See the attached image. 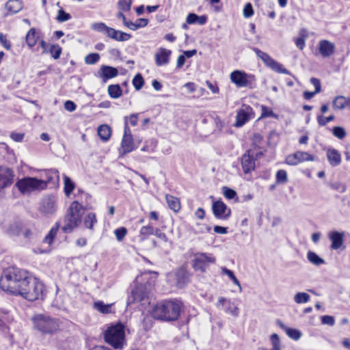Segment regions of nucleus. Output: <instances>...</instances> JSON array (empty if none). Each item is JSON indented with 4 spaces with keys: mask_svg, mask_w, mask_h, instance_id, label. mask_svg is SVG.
<instances>
[{
    "mask_svg": "<svg viewBox=\"0 0 350 350\" xmlns=\"http://www.w3.org/2000/svg\"><path fill=\"white\" fill-rule=\"evenodd\" d=\"M310 83L314 86L316 92H320L321 90V85L320 81L314 77L310 79Z\"/></svg>",
    "mask_w": 350,
    "mask_h": 350,
    "instance_id": "obj_62",
    "label": "nucleus"
},
{
    "mask_svg": "<svg viewBox=\"0 0 350 350\" xmlns=\"http://www.w3.org/2000/svg\"><path fill=\"white\" fill-rule=\"evenodd\" d=\"M83 209V206L77 201H74L71 203L68 213L64 217V225L62 227V230L65 233L71 232L75 228L78 226L81 222V213Z\"/></svg>",
    "mask_w": 350,
    "mask_h": 350,
    "instance_id": "obj_4",
    "label": "nucleus"
},
{
    "mask_svg": "<svg viewBox=\"0 0 350 350\" xmlns=\"http://www.w3.org/2000/svg\"><path fill=\"white\" fill-rule=\"evenodd\" d=\"M107 90L109 95L113 98H118L122 96V89L118 84L109 85Z\"/></svg>",
    "mask_w": 350,
    "mask_h": 350,
    "instance_id": "obj_37",
    "label": "nucleus"
},
{
    "mask_svg": "<svg viewBox=\"0 0 350 350\" xmlns=\"http://www.w3.org/2000/svg\"><path fill=\"white\" fill-rule=\"evenodd\" d=\"M32 321L35 328L42 334H52L59 329V319L48 315L37 314Z\"/></svg>",
    "mask_w": 350,
    "mask_h": 350,
    "instance_id": "obj_3",
    "label": "nucleus"
},
{
    "mask_svg": "<svg viewBox=\"0 0 350 350\" xmlns=\"http://www.w3.org/2000/svg\"><path fill=\"white\" fill-rule=\"evenodd\" d=\"M155 228L150 225L144 226L139 230V235L142 241L146 239L148 236L154 234Z\"/></svg>",
    "mask_w": 350,
    "mask_h": 350,
    "instance_id": "obj_35",
    "label": "nucleus"
},
{
    "mask_svg": "<svg viewBox=\"0 0 350 350\" xmlns=\"http://www.w3.org/2000/svg\"><path fill=\"white\" fill-rule=\"evenodd\" d=\"M111 304H105L103 301H98L94 304V308L103 314L111 312Z\"/></svg>",
    "mask_w": 350,
    "mask_h": 350,
    "instance_id": "obj_40",
    "label": "nucleus"
},
{
    "mask_svg": "<svg viewBox=\"0 0 350 350\" xmlns=\"http://www.w3.org/2000/svg\"><path fill=\"white\" fill-rule=\"evenodd\" d=\"M23 2L21 0H9L5 8L10 14H14L19 12L23 9Z\"/></svg>",
    "mask_w": 350,
    "mask_h": 350,
    "instance_id": "obj_26",
    "label": "nucleus"
},
{
    "mask_svg": "<svg viewBox=\"0 0 350 350\" xmlns=\"http://www.w3.org/2000/svg\"><path fill=\"white\" fill-rule=\"evenodd\" d=\"M223 194L228 200L234 199L237 197V193L234 190L227 187H223Z\"/></svg>",
    "mask_w": 350,
    "mask_h": 350,
    "instance_id": "obj_49",
    "label": "nucleus"
},
{
    "mask_svg": "<svg viewBox=\"0 0 350 350\" xmlns=\"http://www.w3.org/2000/svg\"><path fill=\"white\" fill-rule=\"evenodd\" d=\"M270 341L272 348L274 350H281V345L279 336L277 334H273L270 336Z\"/></svg>",
    "mask_w": 350,
    "mask_h": 350,
    "instance_id": "obj_46",
    "label": "nucleus"
},
{
    "mask_svg": "<svg viewBox=\"0 0 350 350\" xmlns=\"http://www.w3.org/2000/svg\"><path fill=\"white\" fill-rule=\"evenodd\" d=\"M46 176L47 179L44 180L46 183V186L48 184L51 182H53L54 180L58 182L59 179V173L57 170L55 169H51L48 170L46 172Z\"/></svg>",
    "mask_w": 350,
    "mask_h": 350,
    "instance_id": "obj_38",
    "label": "nucleus"
},
{
    "mask_svg": "<svg viewBox=\"0 0 350 350\" xmlns=\"http://www.w3.org/2000/svg\"><path fill=\"white\" fill-rule=\"evenodd\" d=\"M124 336V326L122 323L110 326L105 333V341L115 349L122 347Z\"/></svg>",
    "mask_w": 350,
    "mask_h": 350,
    "instance_id": "obj_7",
    "label": "nucleus"
},
{
    "mask_svg": "<svg viewBox=\"0 0 350 350\" xmlns=\"http://www.w3.org/2000/svg\"><path fill=\"white\" fill-rule=\"evenodd\" d=\"M280 327L285 330L286 334L289 338L295 340H298L301 337V332L297 329L286 327L282 323H280Z\"/></svg>",
    "mask_w": 350,
    "mask_h": 350,
    "instance_id": "obj_33",
    "label": "nucleus"
},
{
    "mask_svg": "<svg viewBox=\"0 0 350 350\" xmlns=\"http://www.w3.org/2000/svg\"><path fill=\"white\" fill-rule=\"evenodd\" d=\"M249 120L248 113L243 109H241L238 111L236 116V122L234 126L237 127H241L244 125Z\"/></svg>",
    "mask_w": 350,
    "mask_h": 350,
    "instance_id": "obj_29",
    "label": "nucleus"
},
{
    "mask_svg": "<svg viewBox=\"0 0 350 350\" xmlns=\"http://www.w3.org/2000/svg\"><path fill=\"white\" fill-rule=\"evenodd\" d=\"M288 180L287 173L284 170H280L276 173V181L279 184L286 183Z\"/></svg>",
    "mask_w": 350,
    "mask_h": 350,
    "instance_id": "obj_47",
    "label": "nucleus"
},
{
    "mask_svg": "<svg viewBox=\"0 0 350 350\" xmlns=\"http://www.w3.org/2000/svg\"><path fill=\"white\" fill-rule=\"evenodd\" d=\"M172 51L170 50L160 48L155 53V64L157 66L166 65L170 62Z\"/></svg>",
    "mask_w": 350,
    "mask_h": 350,
    "instance_id": "obj_20",
    "label": "nucleus"
},
{
    "mask_svg": "<svg viewBox=\"0 0 350 350\" xmlns=\"http://www.w3.org/2000/svg\"><path fill=\"white\" fill-rule=\"evenodd\" d=\"M134 149L133 137H123L121 142V147L119 150L120 154L124 155L132 152Z\"/></svg>",
    "mask_w": 350,
    "mask_h": 350,
    "instance_id": "obj_21",
    "label": "nucleus"
},
{
    "mask_svg": "<svg viewBox=\"0 0 350 350\" xmlns=\"http://www.w3.org/2000/svg\"><path fill=\"white\" fill-rule=\"evenodd\" d=\"M175 275L177 281V286L180 288L183 287L189 282L188 273L183 268L178 269Z\"/></svg>",
    "mask_w": 350,
    "mask_h": 350,
    "instance_id": "obj_25",
    "label": "nucleus"
},
{
    "mask_svg": "<svg viewBox=\"0 0 350 350\" xmlns=\"http://www.w3.org/2000/svg\"><path fill=\"white\" fill-rule=\"evenodd\" d=\"M57 207V198L53 195H47L41 199L38 211L44 217H51L56 213Z\"/></svg>",
    "mask_w": 350,
    "mask_h": 350,
    "instance_id": "obj_8",
    "label": "nucleus"
},
{
    "mask_svg": "<svg viewBox=\"0 0 350 350\" xmlns=\"http://www.w3.org/2000/svg\"><path fill=\"white\" fill-rule=\"evenodd\" d=\"M148 19H146V18H138L135 22V25H136L137 29H138L139 28L144 27L148 25Z\"/></svg>",
    "mask_w": 350,
    "mask_h": 350,
    "instance_id": "obj_64",
    "label": "nucleus"
},
{
    "mask_svg": "<svg viewBox=\"0 0 350 350\" xmlns=\"http://www.w3.org/2000/svg\"><path fill=\"white\" fill-rule=\"evenodd\" d=\"M131 38V34L118 30V36H116V41L124 42L127 41Z\"/></svg>",
    "mask_w": 350,
    "mask_h": 350,
    "instance_id": "obj_55",
    "label": "nucleus"
},
{
    "mask_svg": "<svg viewBox=\"0 0 350 350\" xmlns=\"http://www.w3.org/2000/svg\"><path fill=\"white\" fill-rule=\"evenodd\" d=\"M321 323L324 325L332 326L334 325L335 320L332 316L325 315L321 317Z\"/></svg>",
    "mask_w": 350,
    "mask_h": 350,
    "instance_id": "obj_57",
    "label": "nucleus"
},
{
    "mask_svg": "<svg viewBox=\"0 0 350 350\" xmlns=\"http://www.w3.org/2000/svg\"><path fill=\"white\" fill-rule=\"evenodd\" d=\"M275 116L273 111L271 109L262 106L261 107V117L262 118H267V117H274Z\"/></svg>",
    "mask_w": 350,
    "mask_h": 350,
    "instance_id": "obj_54",
    "label": "nucleus"
},
{
    "mask_svg": "<svg viewBox=\"0 0 350 350\" xmlns=\"http://www.w3.org/2000/svg\"><path fill=\"white\" fill-rule=\"evenodd\" d=\"M51 54L54 59H57L59 57L61 53H62V49L59 46H53L51 49Z\"/></svg>",
    "mask_w": 350,
    "mask_h": 350,
    "instance_id": "obj_60",
    "label": "nucleus"
},
{
    "mask_svg": "<svg viewBox=\"0 0 350 350\" xmlns=\"http://www.w3.org/2000/svg\"><path fill=\"white\" fill-rule=\"evenodd\" d=\"M198 16L193 13H190L187 15L186 21L188 24H196L197 22Z\"/></svg>",
    "mask_w": 350,
    "mask_h": 350,
    "instance_id": "obj_63",
    "label": "nucleus"
},
{
    "mask_svg": "<svg viewBox=\"0 0 350 350\" xmlns=\"http://www.w3.org/2000/svg\"><path fill=\"white\" fill-rule=\"evenodd\" d=\"M37 40L38 36H36V29L31 28L27 33L26 42L29 47H33L36 45Z\"/></svg>",
    "mask_w": 350,
    "mask_h": 350,
    "instance_id": "obj_36",
    "label": "nucleus"
},
{
    "mask_svg": "<svg viewBox=\"0 0 350 350\" xmlns=\"http://www.w3.org/2000/svg\"><path fill=\"white\" fill-rule=\"evenodd\" d=\"M326 156L329 163L332 167H336L340 164L341 155L337 150L334 148H329L327 150Z\"/></svg>",
    "mask_w": 350,
    "mask_h": 350,
    "instance_id": "obj_22",
    "label": "nucleus"
},
{
    "mask_svg": "<svg viewBox=\"0 0 350 350\" xmlns=\"http://www.w3.org/2000/svg\"><path fill=\"white\" fill-rule=\"evenodd\" d=\"M307 259L312 265L320 266L325 263L323 258L319 256L314 252L308 251L307 253Z\"/></svg>",
    "mask_w": 350,
    "mask_h": 350,
    "instance_id": "obj_30",
    "label": "nucleus"
},
{
    "mask_svg": "<svg viewBox=\"0 0 350 350\" xmlns=\"http://www.w3.org/2000/svg\"><path fill=\"white\" fill-rule=\"evenodd\" d=\"M126 233H127V230L124 227H121V228H117L114 231V234L116 235V239L118 241H122L124 239V238L125 237Z\"/></svg>",
    "mask_w": 350,
    "mask_h": 350,
    "instance_id": "obj_48",
    "label": "nucleus"
},
{
    "mask_svg": "<svg viewBox=\"0 0 350 350\" xmlns=\"http://www.w3.org/2000/svg\"><path fill=\"white\" fill-rule=\"evenodd\" d=\"M299 163L305 161H314L316 159L315 156L308 152L297 151L295 152Z\"/></svg>",
    "mask_w": 350,
    "mask_h": 350,
    "instance_id": "obj_31",
    "label": "nucleus"
},
{
    "mask_svg": "<svg viewBox=\"0 0 350 350\" xmlns=\"http://www.w3.org/2000/svg\"><path fill=\"white\" fill-rule=\"evenodd\" d=\"M318 49L323 57H328L334 54L335 45L329 40H322L319 42Z\"/></svg>",
    "mask_w": 350,
    "mask_h": 350,
    "instance_id": "obj_17",
    "label": "nucleus"
},
{
    "mask_svg": "<svg viewBox=\"0 0 350 350\" xmlns=\"http://www.w3.org/2000/svg\"><path fill=\"white\" fill-rule=\"evenodd\" d=\"M75 187V183L72 181V180L67 176L66 175H64V191L65 195L66 196H69L70 193L72 192Z\"/></svg>",
    "mask_w": 350,
    "mask_h": 350,
    "instance_id": "obj_32",
    "label": "nucleus"
},
{
    "mask_svg": "<svg viewBox=\"0 0 350 350\" xmlns=\"http://www.w3.org/2000/svg\"><path fill=\"white\" fill-rule=\"evenodd\" d=\"M333 135L337 138L342 139L346 135V132L342 127L336 126L333 129Z\"/></svg>",
    "mask_w": 350,
    "mask_h": 350,
    "instance_id": "obj_50",
    "label": "nucleus"
},
{
    "mask_svg": "<svg viewBox=\"0 0 350 350\" xmlns=\"http://www.w3.org/2000/svg\"><path fill=\"white\" fill-rule=\"evenodd\" d=\"M296 46L300 50L304 49L306 45L305 36H302L296 38L295 40Z\"/></svg>",
    "mask_w": 350,
    "mask_h": 350,
    "instance_id": "obj_59",
    "label": "nucleus"
},
{
    "mask_svg": "<svg viewBox=\"0 0 350 350\" xmlns=\"http://www.w3.org/2000/svg\"><path fill=\"white\" fill-rule=\"evenodd\" d=\"M148 292L144 286H137L132 291L133 301L139 302L145 300L148 297Z\"/></svg>",
    "mask_w": 350,
    "mask_h": 350,
    "instance_id": "obj_24",
    "label": "nucleus"
},
{
    "mask_svg": "<svg viewBox=\"0 0 350 350\" xmlns=\"http://www.w3.org/2000/svg\"><path fill=\"white\" fill-rule=\"evenodd\" d=\"M31 275L25 270L18 267H9L0 278V288L10 294L18 295L21 288L27 285Z\"/></svg>",
    "mask_w": 350,
    "mask_h": 350,
    "instance_id": "obj_1",
    "label": "nucleus"
},
{
    "mask_svg": "<svg viewBox=\"0 0 350 350\" xmlns=\"http://www.w3.org/2000/svg\"><path fill=\"white\" fill-rule=\"evenodd\" d=\"M59 224L58 223H56L55 226L51 228L48 234L45 237L44 242L49 245H51L57 235V233L59 230Z\"/></svg>",
    "mask_w": 350,
    "mask_h": 350,
    "instance_id": "obj_34",
    "label": "nucleus"
},
{
    "mask_svg": "<svg viewBox=\"0 0 350 350\" xmlns=\"http://www.w3.org/2000/svg\"><path fill=\"white\" fill-rule=\"evenodd\" d=\"M64 108L68 111L72 112L76 109L77 105L71 100H66L64 103Z\"/></svg>",
    "mask_w": 350,
    "mask_h": 350,
    "instance_id": "obj_61",
    "label": "nucleus"
},
{
    "mask_svg": "<svg viewBox=\"0 0 350 350\" xmlns=\"http://www.w3.org/2000/svg\"><path fill=\"white\" fill-rule=\"evenodd\" d=\"M253 51L255 52L258 57L263 62L265 65L272 70L278 73L291 75V72L286 69L282 64L274 60L269 54L257 48H253Z\"/></svg>",
    "mask_w": 350,
    "mask_h": 350,
    "instance_id": "obj_10",
    "label": "nucleus"
},
{
    "mask_svg": "<svg viewBox=\"0 0 350 350\" xmlns=\"http://www.w3.org/2000/svg\"><path fill=\"white\" fill-rule=\"evenodd\" d=\"M71 18V16L70 14L65 12L63 10H59L58 11V14L57 16V21L62 23L67 21Z\"/></svg>",
    "mask_w": 350,
    "mask_h": 350,
    "instance_id": "obj_51",
    "label": "nucleus"
},
{
    "mask_svg": "<svg viewBox=\"0 0 350 350\" xmlns=\"http://www.w3.org/2000/svg\"><path fill=\"white\" fill-rule=\"evenodd\" d=\"M14 177L15 174L12 169L0 166V191L11 186L14 183Z\"/></svg>",
    "mask_w": 350,
    "mask_h": 350,
    "instance_id": "obj_12",
    "label": "nucleus"
},
{
    "mask_svg": "<svg viewBox=\"0 0 350 350\" xmlns=\"http://www.w3.org/2000/svg\"><path fill=\"white\" fill-rule=\"evenodd\" d=\"M285 162L289 165H297L299 164L295 153L288 155L286 157Z\"/></svg>",
    "mask_w": 350,
    "mask_h": 350,
    "instance_id": "obj_53",
    "label": "nucleus"
},
{
    "mask_svg": "<svg viewBox=\"0 0 350 350\" xmlns=\"http://www.w3.org/2000/svg\"><path fill=\"white\" fill-rule=\"evenodd\" d=\"M220 305H226L225 311L227 313L230 314L234 317H237L239 314V310L237 306L234 305L230 299H226L223 297H220L217 304V307L219 308Z\"/></svg>",
    "mask_w": 350,
    "mask_h": 350,
    "instance_id": "obj_19",
    "label": "nucleus"
},
{
    "mask_svg": "<svg viewBox=\"0 0 350 350\" xmlns=\"http://www.w3.org/2000/svg\"><path fill=\"white\" fill-rule=\"evenodd\" d=\"M118 75L117 68L109 66H102L98 72V77L103 82L106 83L107 80L116 77Z\"/></svg>",
    "mask_w": 350,
    "mask_h": 350,
    "instance_id": "obj_18",
    "label": "nucleus"
},
{
    "mask_svg": "<svg viewBox=\"0 0 350 350\" xmlns=\"http://www.w3.org/2000/svg\"><path fill=\"white\" fill-rule=\"evenodd\" d=\"M133 0H118V8L122 12H129L131 8Z\"/></svg>",
    "mask_w": 350,
    "mask_h": 350,
    "instance_id": "obj_43",
    "label": "nucleus"
},
{
    "mask_svg": "<svg viewBox=\"0 0 350 350\" xmlns=\"http://www.w3.org/2000/svg\"><path fill=\"white\" fill-rule=\"evenodd\" d=\"M97 222L96 214L94 213H88L84 219V225L88 229L92 230L94 224Z\"/></svg>",
    "mask_w": 350,
    "mask_h": 350,
    "instance_id": "obj_39",
    "label": "nucleus"
},
{
    "mask_svg": "<svg viewBox=\"0 0 350 350\" xmlns=\"http://www.w3.org/2000/svg\"><path fill=\"white\" fill-rule=\"evenodd\" d=\"M124 126L123 137H132L131 131L129 126L128 117L127 116L124 117Z\"/></svg>",
    "mask_w": 350,
    "mask_h": 350,
    "instance_id": "obj_58",
    "label": "nucleus"
},
{
    "mask_svg": "<svg viewBox=\"0 0 350 350\" xmlns=\"http://www.w3.org/2000/svg\"><path fill=\"white\" fill-rule=\"evenodd\" d=\"M165 199H166L167 205L170 209H172V211H174L176 213L179 211L181 206H180V200L178 198H176L170 194H166Z\"/></svg>",
    "mask_w": 350,
    "mask_h": 350,
    "instance_id": "obj_27",
    "label": "nucleus"
},
{
    "mask_svg": "<svg viewBox=\"0 0 350 350\" xmlns=\"http://www.w3.org/2000/svg\"><path fill=\"white\" fill-rule=\"evenodd\" d=\"M133 85L137 90H139L142 88L144 84V80L141 74H137L133 79Z\"/></svg>",
    "mask_w": 350,
    "mask_h": 350,
    "instance_id": "obj_44",
    "label": "nucleus"
},
{
    "mask_svg": "<svg viewBox=\"0 0 350 350\" xmlns=\"http://www.w3.org/2000/svg\"><path fill=\"white\" fill-rule=\"evenodd\" d=\"M333 107L337 110H342L347 107L350 109V98L343 96H336L333 100Z\"/></svg>",
    "mask_w": 350,
    "mask_h": 350,
    "instance_id": "obj_23",
    "label": "nucleus"
},
{
    "mask_svg": "<svg viewBox=\"0 0 350 350\" xmlns=\"http://www.w3.org/2000/svg\"><path fill=\"white\" fill-rule=\"evenodd\" d=\"M254 14V10L251 3H247L243 9V16L245 18H250Z\"/></svg>",
    "mask_w": 350,
    "mask_h": 350,
    "instance_id": "obj_56",
    "label": "nucleus"
},
{
    "mask_svg": "<svg viewBox=\"0 0 350 350\" xmlns=\"http://www.w3.org/2000/svg\"><path fill=\"white\" fill-rule=\"evenodd\" d=\"M334 120V116L333 115L332 116H329L328 117H325V116H318V118H317V120H318V123L320 126H325L326 125L328 122L332 121Z\"/></svg>",
    "mask_w": 350,
    "mask_h": 350,
    "instance_id": "obj_52",
    "label": "nucleus"
},
{
    "mask_svg": "<svg viewBox=\"0 0 350 350\" xmlns=\"http://www.w3.org/2000/svg\"><path fill=\"white\" fill-rule=\"evenodd\" d=\"M15 186L21 193L26 195L46 189V183L37 178L27 176L18 180Z\"/></svg>",
    "mask_w": 350,
    "mask_h": 350,
    "instance_id": "obj_6",
    "label": "nucleus"
},
{
    "mask_svg": "<svg viewBox=\"0 0 350 350\" xmlns=\"http://www.w3.org/2000/svg\"><path fill=\"white\" fill-rule=\"evenodd\" d=\"M43 291V284L36 278L31 276L27 280V285L21 288L18 295L29 301H34L42 298Z\"/></svg>",
    "mask_w": 350,
    "mask_h": 350,
    "instance_id": "obj_5",
    "label": "nucleus"
},
{
    "mask_svg": "<svg viewBox=\"0 0 350 350\" xmlns=\"http://www.w3.org/2000/svg\"><path fill=\"white\" fill-rule=\"evenodd\" d=\"M90 27L93 31L102 33L107 37L116 40V36H118V30L107 26L105 23L103 22L94 23L91 24Z\"/></svg>",
    "mask_w": 350,
    "mask_h": 350,
    "instance_id": "obj_14",
    "label": "nucleus"
},
{
    "mask_svg": "<svg viewBox=\"0 0 350 350\" xmlns=\"http://www.w3.org/2000/svg\"><path fill=\"white\" fill-rule=\"evenodd\" d=\"M241 164L242 169L245 174H248L254 170L255 159L253 155L250 154V150L241 157Z\"/></svg>",
    "mask_w": 350,
    "mask_h": 350,
    "instance_id": "obj_15",
    "label": "nucleus"
},
{
    "mask_svg": "<svg viewBox=\"0 0 350 350\" xmlns=\"http://www.w3.org/2000/svg\"><path fill=\"white\" fill-rule=\"evenodd\" d=\"M100 55L98 53H90L85 57V62L86 64L92 65L98 62Z\"/></svg>",
    "mask_w": 350,
    "mask_h": 350,
    "instance_id": "obj_45",
    "label": "nucleus"
},
{
    "mask_svg": "<svg viewBox=\"0 0 350 350\" xmlns=\"http://www.w3.org/2000/svg\"><path fill=\"white\" fill-rule=\"evenodd\" d=\"M221 273L224 275H228V278L232 281V282L235 285L239 286V291H241V284H240L239 281L237 280V278H236V276L234 275V273L231 270L227 269L226 267H222Z\"/></svg>",
    "mask_w": 350,
    "mask_h": 350,
    "instance_id": "obj_42",
    "label": "nucleus"
},
{
    "mask_svg": "<svg viewBox=\"0 0 350 350\" xmlns=\"http://www.w3.org/2000/svg\"><path fill=\"white\" fill-rule=\"evenodd\" d=\"M182 303L179 301H165L155 306L153 316L155 319L165 321H175L180 316Z\"/></svg>",
    "mask_w": 350,
    "mask_h": 350,
    "instance_id": "obj_2",
    "label": "nucleus"
},
{
    "mask_svg": "<svg viewBox=\"0 0 350 350\" xmlns=\"http://www.w3.org/2000/svg\"><path fill=\"white\" fill-rule=\"evenodd\" d=\"M230 78L231 81L238 88H249L252 89L255 87V77L243 71L234 70L231 72Z\"/></svg>",
    "mask_w": 350,
    "mask_h": 350,
    "instance_id": "obj_9",
    "label": "nucleus"
},
{
    "mask_svg": "<svg viewBox=\"0 0 350 350\" xmlns=\"http://www.w3.org/2000/svg\"><path fill=\"white\" fill-rule=\"evenodd\" d=\"M212 209L215 217L219 219L226 220L231 215V210L221 200L214 202Z\"/></svg>",
    "mask_w": 350,
    "mask_h": 350,
    "instance_id": "obj_13",
    "label": "nucleus"
},
{
    "mask_svg": "<svg viewBox=\"0 0 350 350\" xmlns=\"http://www.w3.org/2000/svg\"><path fill=\"white\" fill-rule=\"evenodd\" d=\"M215 261V258H213L211 254L206 253H198L195 254V258L193 259V268L196 270L204 271L206 267L209 263H214Z\"/></svg>",
    "mask_w": 350,
    "mask_h": 350,
    "instance_id": "obj_11",
    "label": "nucleus"
},
{
    "mask_svg": "<svg viewBox=\"0 0 350 350\" xmlns=\"http://www.w3.org/2000/svg\"><path fill=\"white\" fill-rule=\"evenodd\" d=\"M97 131L100 138L104 142H107L111 135V129L107 124H103L98 126Z\"/></svg>",
    "mask_w": 350,
    "mask_h": 350,
    "instance_id": "obj_28",
    "label": "nucleus"
},
{
    "mask_svg": "<svg viewBox=\"0 0 350 350\" xmlns=\"http://www.w3.org/2000/svg\"><path fill=\"white\" fill-rule=\"evenodd\" d=\"M328 237L331 241L330 247L332 250H338L344 243L345 233L343 232L332 231L329 233Z\"/></svg>",
    "mask_w": 350,
    "mask_h": 350,
    "instance_id": "obj_16",
    "label": "nucleus"
},
{
    "mask_svg": "<svg viewBox=\"0 0 350 350\" xmlns=\"http://www.w3.org/2000/svg\"><path fill=\"white\" fill-rule=\"evenodd\" d=\"M294 301L296 304H306L310 301V295L304 292H299L295 295L294 296Z\"/></svg>",
    "mask_w": 350,
    "mask_h": 350,
    "instance_id": "obj_41",
    "label": "nucleus"
}]
</instances>
